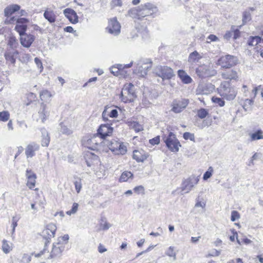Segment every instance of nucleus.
Instances as JSON below:
<instances>
[{
	"label": "nucleus",
	"instance_id": "1",
	"mask_svg": "<svg viewBox=\"0 0 263 263\" xmlns=\"http://www.w3.org/2000/svg\"><path fill=\"white\" fill-rule=\"evenodd\" d=\"M158 11L157 7L151 3H146L140 6L130 8L127 15L134 21H141L146 16H152Z\"/></svg>",
	"mask_w": 263,
	"mask_h": 263
},
{
	"label": "nucleus",
	"instance_id": "2",
	"mask_svg": "<svg viewBox=\"0 0 263 263\" xmlns=\"http://www.w3.org/2000/svg\"><path fill=\"white\" fill-rule=\"evenodd\" d=\"M16 23L14 30L19 34L23 35L28 29V25L29 20L25 17H19L16 18L15 16H12L10 18H6L4 23L6 25L14 24Z\"/></svg>",
	"mask_w": 263,
	"mask_h": 263
},
{
	"label": "nucleus",
	"instance_id": "3",
	"mask_svg": "<svg viewBox=\"0 0 263 263\" xmlns=\"http://www.w3.org/2000/svg\"><path fill=\"white\" fill-rule=\"evenodd\" d=\"M217 91L221 97L229 101L234 100L237 95V91L228 82H221Z\"/></svg>",
	"mask_w": 263,
	"mask_h": 263
},
{
	"label": "nucleus",
	"instance_id": "4",
	"mask_svg": "<svg viewBox=\"0 0 263 263\" xmlns=\"http://www.w3.org/2000/svg\"><path fill=\"white\" fill-rule=\"evenodd\" d=\"M238 60L234 55L225 54L220 57L216 62V65L222 69H230L237 65Z\"/></svg>",
	"mask_w": 263,
	"mask_h": 263
},
{
	"label": "nucleus",
	"instance_id": "5",
	"mask_svg": "<svg viewBox=\"0 0 263 263\" xmlns=\"http://www.w3.org/2000/svg\"><path fill=\"white\" fill-rule=\"evenodd\" d=\"M163 140L167 148L172 152H178L181 146L176 135L172 132H169L167 136H163Z\"/></svg>",
	"mask_w": 263,
	"mask_h": 263
},
{
	"label": "nucleus",
	"instance_id": "6",
	"mask_svg": "<svg viewBox=\"0 0 263 263\" xmlns=\"http://www.w3.org/2000/svg\"><path fill=\"white\" fill-rule=\"evenodd\" d=\"M109 149L116 155H124L127 152V147L123 142L116 139H111L107 144Z\"/></svg>",
	"mask_w": 263,
	"mask_h": 263
},
{
	"label": "nucleus",
	"instance_id": "7",
	"mask_svg": "<svg viewBox=\"0 0 263 263\" xmlns=\"http://www.w3.org/2000/svg\"><path fill=\"white\" fill-rule=\"evenodd\" d=\"M155 74L162 78L163 80H170L175 76L172 68L165 65L157 66L155 69Z\"/></svg>",
	"mask_w": 263,
	"mask_h": 263
},
{
	"label": "nucleus",
	"instance_id": "8",
	"mask_svg": "<svg viewBox=\"0 0 263 263\" xmlns=\"http://www.w3.org/2000/svg\"><path fill=\"white\" fill-rule=\"evenodd\" d=\"M133 88L134 85L132 83L124 86L120 94V98L122 102L127 103L134 101L136 95Z\"/></svg>",
	"mask_w": 263,
	"mask_h": 263
},
{
	"label": "nucleus",
	"instance_id": "9",
	"mask_svg": "<svg viewBox=\"0 0 263 263\" xmlns=\"http://www.w3.org/2000/svg\"><path fill=\"white\" fill-rule=\"evenodd\" d=\"M99 136L97 134L87 137L83 140V145L88 149L97 151L99 149L101 142L98 139Z\"/></svg>",
	"mask_w": 263,
	"mask_h": 263
},
{
	"label": "nucleus",
	"instance_id": "10",
	"mask_svg": "<svg viewBox=\"0 0 263 263\" xmlns=\"http://www.w3.org/2000/svg\"><path fill=\"white\" fill-rule=\"evenodd\" d=\"M57 231V226L54 223H49L46 225L42 232V236L46 240V244L49 243L52 238L55 236Z\"/></svg>",
	"mask_w": 263,
	"mask_h": 263
},
{
	"label": "nucleus",
	"instance_id": "11",
	"mask_svg": "<svg viewBox=\"0 0 263 263\" xmlns=\"http://www.w3.org/2000/svg\"><path fill=\"white\" fill-rule=\"evenodd\" d=\"M121 25L116 17L109 18L106 30L110 34L118 35L121 32Z\"/></svg>",
	"mask_w": 263,
	"mask_h": 263
},
{
	"label": "nucleus",
	"instance_id": "12",
	"mask_svg": "<svg viewBox=\"0 0 263 263\" xmlns=\"http://www.w3.org/2000/svg\"><path fill=\"white\" fill-rule=\"evenodd\" d=\"M221 76L224 82H228L229 84L231 83L236 82L239 81V75L238 71L235 69H229L221 72Z\"/></svg>",
	"mask_w": 263,
	"mask_h": 263
},
{
	"label": "nucleus",
	"instance_id": "13",
	"mask_svg": "<svg viewBox=\"0 0 263 263\" xmlns=\"http://www.w3.org/2000/svg\"><path fill=\"white\" fill-rule=\"evenodd\" d=\"M189 104V100L182 98L174 100L172 104V111L175 113H180L186 108Z\"/></svg>",
	"mask_w": 263,
	"mask_h": 263
},
{
	"label": "nucleus",
	"instance_id": "14",
	"mask_svg": "<svg viewBox=\"0 0 263 263\" xmlns=\"http://www.w3.org/2000/svg\"><path fill=\"white\" fill-rule=\"evenodd\" d=\"M26 176L27 178L26 186L31 190L38 192L39 188L35 187L37 178L36 174L31 170L27 169Z\"/></svg>",
	"mask_w": 263,
	"mask_h": 263
},
{
	"label": "nucleus",
	"instance_id": "15",
	"mask_svg": "<svg viewBox=\"0 0 263 263\" xmlns=\"http://www.w3.org/2000/svg\"><path fill=\"white\" fill-rule=\"evenodd\" d=\"M114 128L109 124H101L97 129V135L102 139L111 136Z\"/></svg>",
	"mask_w": 263,
	"mask_h": 263
},
{
	"label": "nucleus",
	"instance_id": "16",
	"mask_svg": "<svg viewBox=\"0 0 263 263\" xmlns=\"http://www.w3.org/2000/svg\"><path fill=\"white\" fill-rule=\"evenodd\" d=\"M149 157V153L142 148L135 149L133 152L132 158L138 163L144 162Z\"/></svg>",
	"mask_w": 263,
	"mask_h": 263
},
{
	"label": "nucleus",
	"instance_id": "17",
	"mask_svg": "<svg viewBox=\"0 0 263 263\" xmlns=\"http://www.w3.org/2000/svg\"><path fill=\"white\" fill-rule=\"evenodd\" d=\"M196 73L199 78L201 79L212 76L209 66L205 64L199 65L196 69Z\"/></svg>",
	"mask_w": 263,
	"mask_h": 263
},
{
	"label": "nucleus",
	"instance_id": "18",
	"mask_svg": "<svg viewBox=\"0 0 263 263\" xmlns=\"http://www.w3.org/2000/svg\"><path fill=\"white\" fill-rule=\"evenodd\" d=\"M84 157L88 166H92L99 162V157L89 151L85 152Z\"/></svg>",
	"mask_w": 263,
	"mask_h": 263
},
{
	"label": "nucleus",
	"instance_id": "19",
	"mask_svg": "<svg viewBox=\"0 0 263 263\" xmlns=\"http://www.w3.org/2000/svg\"><path fill=\"white\" fill-rule=\"evenodd\" d=\"M63 13L71 23L76 24L79 22V16L76 12L72 9L66 8L64 10Z\"/></svg>",
	"mask_w": 263,
	"mask_h": 263
},
{
	"label": "nucleus",
	"instance_id": "20",
	"mask_svg": "<svg viewBox=\"0 0 263 263\" xmlns=\"http://www.w3.org/2000/svg\"><path fill=\"white\" fill-rule=\"evenodd\" d=\"M20 35L21 44L25 47H30L35 40L33 35L27 34L26 32L23 35Z\"/></svg>",
	"mask_w": 263,
	"mask_h": 263
},
{
	"label": "nucleus",
	"instance_id": "21",
	"mask_svg": "<svg viewBox=\"0 0 263 263\" xmlns=\"http://www.w3.org/2000/svg\"><path fill=\"white\" fill-rule=\"evenodd\" d=\"M18 54L19 52L16 49L7 48L5 52L4 57L7 62H9L11 64H14Z\"/></svg>",
	"mask_w": 263,
	"mask_h": 263
},
{
	"label": "nucleus",
	"instance_id": "22",
	"mask_svg": "<svg viewBox=\"0 0 263 263\" xmlns=\"http://www.w3.org/2000/svg\"><path fill=\"white\" fill-rule=\"evenodd\" d=\"M40 149V145L35 142H31L28 144L25 149V154L27 158H31L35 156V152Z\"/></svg>",
	"mask_w": 263,
	"mask_h": 263
},
{
	"label": "nucleus",
	"instance_id": "23",
	"mask_svg": "<svg viewBox=\"0 0 263 263\" xmlns=\"http://www.w3.org/2000/svg\"><path fill=\"white\" fill-rule=\"evenodd\" d=\"M118 116V111L116 109L111 107H106L102 113V117L104 121L108 120V118H117Z\"/></svg>",
	"mask_w": 263,
	"mask_h": 263
},
{
	"label": "nucleus",
	"instance_id": "24",
	"mask_svg": "<svg viewBox=\"0 0 263 263\" xmlns=\"http://www.w3.org/2000/svg\"><path fill=\"white\" fill-rule=\"evenodd\" d=\"M21 9L20 5L17 4L10 5L6 7L4 10V15L6 18H10L16 12Z\"/></svg>",
	"mask_w": 263,
	"mask_h": 263
},
{
	"label": "nucleus",
	"instance_id": "25",
	"mask_svg": "<svg viewBox=\"0 0 263 263\" xmlns=\"http://www.w3.org/2000/svg\"><path fill=\"white\" fill-rule=\"evenodd\" d=\"M178 77L184 84H189L192 82V78L186 73V72L182 69L178 70L177 71Z\"/></svg>",
	"mask_w": 263,
	"mask_h": 263
},
{
	"label": "nucleus",
	"instance_id": "26",
	"mask_svg": "<svg viewBox=\"0 0 263 263\" xmlns=\"http://www.w3.org/2000/svg\"><path fill=\"white\" fill-rule=\"evenodd\" d=\"M126 124L130 129H134L136 132H139L143 130V127L139 122L134 120H128Z\"/></svg>",
	"mask_w": 263,
	"mask_h": 263
},
{
	"label": "nucleus",
	"instance_id": "27",
	"mask_svg": "<svg viewBox=\"0 0 263 263\" xmlns=\"http://www.w3.org/2000/svg\"><path fill=\"white\" fill-rule=\"evenodd\" d=\"M259 34L262 37V39L259 36H250L248 41V45L254 46L257 45L261 40L263 42V28L259 33Z\"/></svg>",
	"mask_w": 263,
	"mask_h": 263
},
{
	"label": "nucleus",
	"instance_id": "28",
	"mask_svg": "<svg viewBox=\"0 0 263 263\" xmlns=\"http://www.w3.org/2000/svg\"><path fill=\"white\" fill-rule=\"evenodd\" d=\"M38 114L39 118L44 123L47 119L48 116V112L47 110L46 106L44 103L41 104V107Z\"/></svg>",
	"mask_w": 263,
	"mask_h": 263
},
{
	"label": "nucleus",
	"instance_id": "29",
	"mask_svg": "<svg viewBox=\"0 0 263 263\" xmlns=\"http://www.w3.org/2000/svg\"><path fill=\"white\" fill-rule=\"evenodd\" d=\"M36 98V96L35 93L28 92L26 94L24 97V103L27 106L29 105L35 101Z\"/></svg>",
	"mask_w": 263,
	"mask_h": 263
},
{
	"label": "nucleus",
	"instance_id": "30",
	"mask_svg": "<svg viewBox=\"0 0 263 263\" xmlns=\"http://www.w3.org/2000/svg\"><path fill=\"white\" fill-rule=\"evenodd\" d=\"M132 63H130L128 64H126L125 65H122V67H121V68L119 71L120 76H118V77H120V78H127V77L129 76V71L126 70V69L132 67Z\"/></svg>",
	"mask_w": 263,
	"mask_h": 263
},
{
	"label": "nucleus",
	"instance_id": "31",
	"mask_svg": "<svg viewBox=\"0 0 263 263\" xmlns=\"http://www.w3.org/2000/svg\"><path fill=\"white\" fill-rule=\"evenodd\" d=\"M52 95L48 90H43L40 93L41 100L44 102H48L51 100Z\"/></svg>",
	"mask_w": 263,
	"mask_h": 263
},
{
	"label": "nucleus",
	"instance_id": "32",
	"mask_svg": "<svg viewBox=\"0 0 263 263\" xmlns=\"http://www.w3.org/2000/svg\"><path fill=\"white\" fill-rule=\"evenodd\" d=\"M133 177L134 175L131 172L125 171L121 174L119 181L120 182H127L129 179H133Z\"/></svg>",
	"mask_w": 263,
	"mask_h": 263
},
{
	"label": "nucleus",
	"instance_id": "33",
	"mask_svg": "<svg viewBox=\"0 0 263 263\" xmlns=\"http://www.w3.org/2000/svg\"><path fill=\"white\" fill-rule=\"evenodd\" d=\"M44 16L50 23H54L56 20V15L52 10H46L44 12Z\"/></svg>",
	"mask_w": 263,
	"mask_h": 263
},
{
	"label": "nucleus",
	"instance_id": "34",
	"mask_svg": "<svg viewBox=\"0 0 263 263\" xmlns=\"http://www.w3.org/2000/svg\"><path fill=\"white\" fill-rule=\"evenodd\" d=\"M7 46L8 49H16L18 46L17 40L14 36H11L8 38Z\"/></svg>",
	"mask_w": 263,
	"mask_h": 263
},
{
	"label": "nucleus",
	"instance_id": "35",
	"mask_svg": "<svg viewBox=\"0 0 263 263\" xmlns=\"http://www.w3.org/2000/svg\"><path fill=\"white\" fill-rule=\"evenodd\" d=\"M251 141H255L263 139V132L258 129L250 135Z\"/></svg>",
	"mask_w": 263,
	"mask_h": 263
},
{
	"label": "nucleus",
	"instance_id": "36",
	"mask_svg": "<svg viewBox=\"0 0 263 263\" xmlns=\"http://www.w3.org/2000/svg\"><path fill=\"white\" fill-rule=\"evenodd\" d=\"M201 58L202 56L197 51H194L190 54L188 61L190 62H197Z\"/></svg>",
	"mask_w": 263,
	"mask_h": 263
},
{
	"label": "nucleus",
	"instance_id": "37",
	"mask_svg": "<svg viewBox=\"0 0 263 263\" xmlns=\"http://www.w3.org/2000/svg\"><path fill=\"white\" fill-rule=\"evenodd\" d=\"M62 250L59 247L53 246L50 254V257L51 258L59 256L61 255Z\"/></svg>",
	"mask_w": 263,
	"mask_h": 263
},
{
	"label": "nucleus",
	"instance_id": "38",
	"mask_svg": "<svg viewBox=\"0 0 263 263\" xmlns=\"http://www.w3.org/2000/svg\"><path fill=\"white\" fill-rule=\"evenodd\" d=\"M2 247L3 252L6 254L9 253L12 250V244H10L8 241L6 240L3 241Z\"/></svg>",
	"mask_w": 263,
	"mask_h": 263
},
{
	"label": "nucleus",
	"instance_id": "39",
	"mask_svg": "<svg viewBox=\"0 0 263 263\" xmlns=\"http://www.w3.org/2000/svg\"><path fill=\"white\" fill-rule=\"evenodd\" d=\"M209 114L208 110L205 108H201L196 111V116L201 119H204Z\"/></svg>",
	"mask_w": 263,
	"mask_h": 263
},
{
	"label": "nucleus",
	"instance_id": "40",
	"mask_svg": "<svg viewBox=\"0 0 263 263\" xmlns=\"http://www.w3.org/2000/svg\"><path fill=\"white\" fill-rule=\"evenodd\" d=\"M10 115L8 111L4 110L0 112V121L7 122L10 119Z\"/></svg>",
	"mask_w": 263,
	"mask_h": 263
},
{
	"label": "nucleus",
	"instance_id": "41",
	"mask_svg": "<svg viewBox=\"0 0 263 263\" xmlns=\"http://www.w3.org/2000/svg\"><path fill=\"white\" fill-rule=\"evenodd\" d=\"M76 180L73 182L76 192L77 193H79L82 187V179L79 177H75Z\"/></svg>",
	"mask_w": 263,
	"mask_h": 263
},
{
	"label": "nucleus",
	"instance_id": "42",
	"mask_svg": "<svg viewBox=\"0 0 263 263\" xmlns=\"http://www.w3.org/2000/svg\"><path fill=\"white\" fill-rule=\"evenodd\" d=\"M211 100L213 103L220 107H223L225 105V102L222 98L214 96L212 98Z\"/></svg>",
	"mask_w": 263,
	"mask_h": 263
},
{
	"label": "nucleus",
	"instance_id": "43",
	"mask_svg": "<svg viewBox=\"0 0 263 263\" xmlns=\"http://www.w3.org/2000/svg\"><path fill=\"white\" fill-rule=\"evenodd\" d=\"M253 102V99H246L243 101L242 106L245 110H247L251 108Z\"/></svg>",
	"mask_w": 263,
	"mask_h": 263
},
{
	"label": "nucleus",
	"instance_id": "44",
	"mask_svg": "<svg viewBox=\"0 0 263 263\" xmlns=\"http://www.w3.org/2000/svg\"><path fill=\"white\" fill-rule=\"evenodd\" d=\"M121 67H122L121 64H117L116 65L112 66L110 68V72L114 76L118 77V76H120L119 71L121 68Z\"/></svg>",
	"mask_w": 263,
	"mask_h": 263
},
{
	"label": "nucleus",
	"instance_id": "45",
	"mask_svg": "<svg viewBox=\"0 0 263 263\" xmlns=\"http://www.w3.org/2000/svg\"><path fill=\"white\" fill-rule=\"evenodd\" d=\"M133 191L134 193H135L137 195H144L145 194V189L144 187L142 185H138L135 186L133 189Z\"/></svg>",
	"mask_w": 263,
	"mask_h": 263
},
{
	"label": "nucleus",
	"instance_id": "46",
	"mask_svg": "<svg viewBox=\"0 0 263 263\" xmlns=\"http://www.w3.org/2000/svg\"><path fill=\"white\" fill-rule=\"evenodd\" d=\"M78 208H79L78 203L74 202L72 204L71 209L69 211H67L66 213L68 215H71V214H74L77 212V211L78 210Z\"/></svg>",
	"mask_w": 263,
	"mask_h": 263
},
{
	"label": "nucleus",
	"instance_id": "47",
	"mask_svg": "<svg viewBox=\"0 0 263 263\" xmlns=\"http://www.w3.org/2000/svg\"><path fill=\"white\" fill-rule=\"evenodd\" d=\"M213 173V169L212 167L210 166L209 167L208 170L205 172L203 176V179L204 180H206L210 178Z\"/></svg>",
	"mask_w": 263,
	"mask_h": 263
},
{
	"label": "nucleus",
	"instance_id": "48",
	"mask_svg": "<svg viewBox=\"0 0 263 263\" xmlns=\"http://www.w3.org/2000/svg\"><path fill=\"white\" fill-rule=\"evenodd\" d=\"M183 137L185 140H190L192 141H195V136L194 134L189 132H185L183 135Z\"/></svg>",
	"mask_w": 263,
	"mask_h": 263
},
{
	"label": "nucleus",
	"instance_id": "49",
	"mask_svg": "<svg viewBox=\"0 0 263 263\" xmlns=\"http://www.w3.org/2000/svg\"><path fill=\"white\" fill-rule=\"evenodd\" d=\"M240 215L238 212L236 211H233L231 212V220L232 221H235L240 218Z\"/></svg>",
	"mask_w": 263,
	"mask_h": 263
},
{
	"label": "nucleus",
	"instance_id": "50",
	"mask_svg": "<svg viewBox=\"0 0 263 263\" xmlns=\"http://www.w3.org/2000/svg\"><path fill=\"white\" fill-rule=\"evenodd\" d=\"M110 6L112 8H115L117 7H121L122 6V2L121 0H112L110 3Z\"/></svg>",
	"mask_w": 263,
	"mask_h": 263
},
{
	"label": "nucleus",
	"instance_id": "51",
	"mask_svg": "<svg viewBox=\"0 0 263 263\" xmlns=\"http://www.w3.org/2000/svg\"><path fill=\"white\" fill-rule=\"evenodd\" d=\"M50 142V137L47 135L42 140L41 144L43 146H48Z\"/></svg>",
	"mask_w": 263,
	"mask_h": 263
},
{
	"label": "nucleus",
	"instance_id": "52",
	"mask_svg": "<svg viewBox=\"0 0 263 263\" xmlns=\"http://www.w3.org/2000/svg\"><path fill=\"white\" fill-rule=\"evenodd\" d=\"M160 141V136H157L149 140V143L152 145H158Z\"/></svg>",
	"mask_w": 263,
	"mask_h": 263
},
{
	"label": "nucleus",
	"instance_id": "53",
	"mask_svg": "<svg viewBox=\"0 0 263 263\" xmlns=\"http://www.w3.org/2000/svg\"><path fill=\"white\" fill-rule=\"evenodd\" d=\"M166 254L170 257H175L176 253L174 248L173 247H170L166 252Z\"/></svg>",
	"mask_w": 263,
	"mask_h": 263
},
{
	"label": "nucleus",
	"instance_id": "54",
	"mask_svg": "<svg viewBox=\"0 0 263 263\" xmlns=\"http://www.w3.org/2000/svg\"><path fill=\"white\" fill-rule=\"evenodd\" d=\"M31 260V256L28 254H24L22 257V261L24 263H29Z\"/></svg>",
	"mask_w": 263,
	"mask_h": 263
},
{
	"label": "nucleus",
	"instance_id": "55",
	"mask_svg": "<svg viewBox=\"0 0 263 263\" xmlns=\"http://www.w3.org/2000/svg\"><path fill=\"white\" fill-rule=\"evenodd\" d=\"M251 14L248 12H245L243 13V18L242 21L243 22H247L251 20Z\"/></svg>",
	"mask_w": 263,
	"mask_h": 263
},
{
	"label": "nucleus",
	"instance_id": "56",
	"mask_svg": "<svg viewBox=\"0 0 263 263\" xmlns=\"http://www.w3.org/2000/svg\"><path fill=\"white\" fill-rule=\"evenodd\" d=\"M232 32L234 39H237L240 36V32L238 29L232 30Z\"/></svg>",
	"mask_w": 263,
	"mask_h": 263
},
{
	"label": "nucleus",
	"instance_id": "57",
	"mask_svg": "<svg viewBox=\"0 0 263 263\" xmlns=\"http://www.w3.org/2000/svg\"><path fill=\"white\" fill-rule=\"evenodd\" d=\"M62 130L63 134L67 135H70V134H71L72 133V130L69 129L66 126L62 127Z\"/></svg>",
	"mask_w": 263,
	"mask_h": 263
},
{
	"label": "nucleus",
	"instance_id": "58",
	"mask_svg": "<svg viewBox=\"0 0 263 263\" xmlns=\"http://www.w3.org/2000/svg\"><path fill=\"white\" fill-rule=\"evenodd\" d=\"M208 39L210 40L209 41H207L208 43L218 41V38L214 34H210L209 35Z\"/></svg>",
	"mask_w": 263,
	"mask_h": 263
},
{
	"label": "nucleus",
	"instance_id": "59",
	"mask_svg": "<svg viewBox=\"0 0 263 263\" xmlns=\"http://www.w3.org/2000/svg\"><path fill=\"white\" fill-rule=\"evenodd\" d=\"M232 36H233V32H232V30H231L227 31L226 32V33L224 34L223 37L225 39L229 40L232 37Z\"/></svg>",
	"mask_w": 263,
	"mask_h": 263
},
{
	"label": "nucleus",
	"instance_id": "60",
	"mask_svg": "<svg viewBox=\"0 0 263 263\" xmlns=\"http://www.w3.org/2000/svg\"><path fill=\"white\" fill-rule=\"evenodd\" d=\"M17 225V220L16 218L13 217L12 221V232L14 233L15 231V227Z\"/></svg>",
	"mask_w": 263,
	"mask_h": 263
},
{
	"label": "nucleus",
	"instance_id": "61",
	"mask_svg": "<svg viewBox=\"0 0 263 263\" xmlns=\"http://www.w3.org/2000/svg\"><path fill=\"white\" fill-rule=\"evenodd\" d=\"M17 151L15 155L14 158L16 159L24 151V148L22 146H18L17 147Z\"/></svg>",
	"mask_w": 263,
	"mask_h": 263
},
{
	"label": "nucleus",
	"instance_id": "62",
	"mask_svg": "<svg viewBox=\"0 0 263 263\" xmlns=\"http://www.w3.org/2000/svg\"><path fill=\"white\" fill-rule=\"evenodd\" d=\"M106 251H107V249L105 248V247L103 245L100 243L98 246L99 252L100 253H102L106 252Z\"/></svg>",
	"mask_w": 263,
	"mask_h": 263
},
{
	"label": "nucleus",
	"instance_id": "63",
	"mask_svg": "<svg viewBox=\"0 0 263 263\" xmlns=\"http://www.w3.org/2000/svg\"><path fill=\"white\" fill-rule=\"evenodd\" d=\"M34 61L35 64L39 67L43 69L42 63L40 59H39L38 58H35L34 59Z\"/></svg>",
	"mask_w": 263,
	"mask_h": 263
},
{
	"label": "nucleus",
	"instance_id": "64",
	"mask_svg": "<svg viewBox=\"0 0 263 263\" xmlns=\"http://www.w3.org/2000/svg\"><path fill=\"white\" fill-rule=\"evenodd\" d=\"M7 127L9 130H13L14 128L13 126V122L11 120H8V123L7 124Z\"/></svg>",
	"mask_w": 263,
	"mask_h": 263
}]
</instances>
